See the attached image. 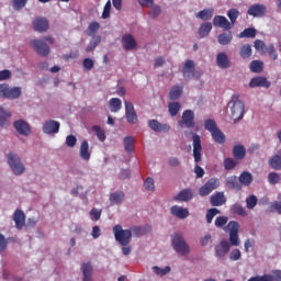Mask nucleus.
Instances as JSON below:
<instances>
[{
    "mask_svg": "<svg viewBox=\"0 0 281 281\" xmlns=\"http://www.w3.org/2000/svg\"><path fill=\"white\" fill-rule=\"evenodd\" d=\"M10 117H12V112L5 111L0 106V126L2 128H5V126L10 124V122L8 121L10 120Z\"/></svg>",
    "mask_w": 281,
    "mask_h": 281,
    "instance_id": "obj_30",
    "label": "nucleus"
},
{
    "mask_svg": "<svg viewBox=\"0 0 281 281\" xmlns=\"http://www.w3.org/2000/svg\"><path fill=\"white\" fill-rule=\"evenodd\" d=\"M238 38H256V29L248 27L238 34Z\"/></svg>",
    "mask_w": 281,
    "mask_h": 281,
    "instance_id": "obj_43",
    "label": "nucleus"
},
{
    "mask_svg": "<svg viewBox=\"0 0 281 281\" xmlns=\"http://www.w3.org/2000/svg\"><path fill=\"white\" fill-rule=\"evenodd\" d=\"M110 201L111 203H115L116 205H120V203L124 201V192H114L110 194Z\"/></svg>",
    "mask_w": 281,
    "mask_h": 281,
    "instance_id": "obj_47",
    "label": "nucleus"
},
{
    "mask_svg": "<svg viewBox=\"0 0 281 281\" xmlns=\"http://www.w3.org/2000/svg\"><path fill=\"white\" fill-rule=\"evenodd\" d=\"M233 38H234V35H232V32L222 33L217 36V43H220V45H229Z\"/></svg>",
    "mask_w": 281,
    "mask_h": 281,
    "instance_id": "obj_36",
    "label": "nucleus"
},
{
    "mask_svg": "<svg viewBox=\"0 0 281 281\" xmlns=\"http://www.w3.org/2000/svg\"><path fill=\"white\" fill-rule=\"evenodd\" d=\"M93 133H95L99 142H104L106 139V132L102 130L99 125L92 126Z\"/></svg>",
    "mask_w": 281,
    "mask_h": 281,
    "instance_id": "obj_45",
    "label": "nucleus"
},
{
    "mask_svg": "<svg viewBox=\"0 0 281 281\" xmlns=\"http://www.w3.org/2000/svg\"><path fill=\"white\" fill-rule=\"evenodd\" d=\"M13 126L15 128V131L20 134V135H30L31 133V128H30V124H27V122L23 121V120H18L13 123Z\"/></svg>",
    "mask_w": 281,
    "mask_h": 281,
    "instance_id": "obj_20",
    "label": "nucleus"
},
{
    "mask_svg": "<svg viewBox=\"0 0 281 281\" xmlns=\"http://www.w3.org/2000/svg\"><path fill=\"white\" fill-rule=\"evenodd\" d=\"M153 269L157 276H166L167 273H170V266H166L165 268L155 266Z\"/></svg>",
    "mask_w": 281,
    "mask_h": 281,
    "instance_id": "obj_61",
    "label": "nucleus"
},
{
    "mask_svg": "<svg viewBox=\"0 0 281 281\" xmlns=\"http://www.w3.org/2000/svg\"><path fill=\"white\" fill-rule=\"evenodd\" d=\"M225 203H227V199H225V193L217 192L211 195V205H213V207H221V205H225Z\"/></svg>",
    "mask_w": 281,
    "mask_h": 281,
    "instance_id": "obj_24",
    "label": "nucleus"
},
{
    "mask_svg": "<svg viewBox=\"0 0 281 281\" xmlns=\"http://www.w3.org/2000/svg\"><path fill=\"white\" fill-rule=\"evenodd\" d=\"M13 221L16 229H23V227H25V213L22 210H15L13 213Z\"/></svg>",
    "mask_w": 281,
    "mask_h": 281,
    "instance_id": "obj_22",
    "label": "nucleus"
},
{
    "mask_svg": "<svg viewBox=\"0 0 281 281\" xmlns=\"http://www.w3.org/2000/svg\"><path fill=\"white\" fill-rule=\"evenodd\" d=\"M172 247L177 254H181V256H188L190 254V246L186 243L183 235L176 233L171 239Z\"/></svg>",
    "mask_w": 281,
    "mask_h": 281,
    "instance_id": "obj_4",
    "label": "nucleus"
},
{
    "mask_svg": "<svg viewBox=\"0 0 281 281\" xmlns=\"http://www.w3.org/2000/svg\"><path fill=\"white\" fill-rule=\"evenodd\" d=\"M249 87L250 89H256V87L269 89V87H271V81L267 80V77H255L249 81Z\"/></svg>",
    "mask_w": 281,
    "mask_h": 281,
    "instance_id": "obj_18",
    "label": "nucleus"
},
{
    "mask_svg": "<svg viewBox=\"0 0 281 281\" xmlns=\"http://www.w3.org/2000/svg\"><path fill=\"white\" fill-rule=\"evenodd\" d=\"M247 14L257 19H262L267 14V5L255 3L248 8Z\"/></svg>",
    "mask_w": 281,
    "mask_h": 281,
    "instance_id": "obj_11",
    "label": "nucleus"
},
{
    "mask_svg": "<svg viewBox=\"0 0 281 281\" xmlns=\"http://www.w3.org/2000/svg\"><path fill=\"white\" fill-rule=\"evenodd\" d=\"M80 157L83 161L91 159V153H89V142L83 140L80 145Z\"/></svg>",
    "mask_w": 281,
    "mask_h": 281,
    "instance_id": "obj_29",
    "label": "nucleus"
},
{
    "mask_svg": "<svg viewBox=\"0 0 281 281\" xmlns=\"http://www.w3.org/2000/svg\"><path fill=\"white\" fill-rule=\"evenodd\" d=\"M133 142H135V138H133L132 136H126L123 139L124 149L126 150V153H133Z\"/></svg>",
    "mask_w": 281,
    "mask_h": 281,
    "instance_id": "obj_49",
    "label": "nucleus"
},
{
    "mask_svg": "<svg viewBox=\"0 0 281 281\" xmlns=\"http://www.w3.org/2000/svg\"><path fill=\"white\" fill-rule=\"evenodd\" d=\"M266 52L272 60L278 58V53L276 52V46L273 44H269L268 47H266Z\"/></svg>",
    "mask_w": 281,
    "mask_h": 281,
    "instance_id": "obj_55",
    "label": "nucleus"
},
{
    "mask_svg": "<svg viewBox=\"0 0 281 281\" xmlns=\"http://www.w3.org/2000/svg\"><path fill=\"white\" fill-rule=\"evenodd\" d=\"M216 214H221V210L213 207V209H209L206 212V223H212V221H214V216H216Z\"/></svg>",
    "mask_w": 281,
    "mask_h": 281,
    "instance_id": "obj_51",
    "label": "nucleus"
},
{
    "mask_svg": "<svg viewBox=\"0 0 281 281\" xmlns=\"http://www.w3.org/2000/svg\"><path fill=\"white\" fill-rule=\"evenodd\" d=\"M213 25L214 27H222V30H232V27H234L231 21L224 15H215L213 19Z\"/></svg>",
    "mask_w": 281,
    "mask_h": 281,
    "instance_id": "obj_17",
    "label": "nucleus"
},
{
    "mask_svg": "<svg viewBox=\"0 0 281 281\" xmlns=\"http://www.w3.org/2000/svg\"><path fill=\"white\" fill-rule=\"evenodd\" d=\"M198 32L200 38H205L206 36H210V33L212 32V24L210 22L201 24Z\"/></svg>",
    "mask_w": 281,
    "mask_h": 281,
    "instance_id": "obj_34",
    "label": "nucleus"
},
{
    "mask_svg": "<svg viewBox=\"0 0 281 281\" xmlns=\"http://www.w3.org/2000/svg\"><path fill=\"white\" fill-rule=\"evenodd\" d=\"M90 216L92 221H100V216H102V211L98 209H92L90 211Z\"/></svg>",
    "mask_w": 281,
    "mask_h": 281,
    "instance_id": "obj_64",
    "label": "nucleus"
},
{
    "mask_svg": "<svg viewBox=\"0 0 281 281\" xmlns=\"http://www.w3.org/2000/svg\"><path fill=\"white\" fill-rule=\"evenodd\" d=\"M231 214H236L237 216H241L245 218L247 216V210L240 203H235L231 206Z\"/></svg>",
    "mask_w": 281,
    "mask_h": 281,
    "instance_id": "obj_31",
    "label": "nucleus"
},
{
    "mask_svg": "<svg viewBox=\"0 0 281 281\" xmlns=\"http://www.w3.org/2000/svg\"><path fill=\"white\" fill-rule=\"evenodd\" d=\"M194 199V190L188 188L182 191H180L176 196V201H192Z\"/></svg>",
    "mask_w": 281,
    "mask_h": 281,
    "instance_id": "obj_25",
    "label": "nucleus"
},
{
    "mask_svg": "<svg viewBox=\"0 0 281 281\" xmlns=\"http://www.w3.org/2000/svg\"><path fill=\"white\" fill-rule=\"evenodd\" d=\"M231 245L227 240L220 241L218 245L215 246V256L216 258H225L227 254H229Z\"/></svg>",
    "mask_w": 281,
    "mask_h": 281,
    "instance_id": "obj_16",
    "label": "nucleus"
},
{
    "mask_svg": "<svg viewBox=\"0 0 281 281\" xmlns=\"http://www.w3.org/2000/svg\"><path fill=\"white\" fill-rule=\"evenodd\" d=\"M171 214L173 216H177V218H188V216H190V211H188V209H183L179 205H173L171 207Z\"/></svg>",
    "mask_w": 281,
    "mask_h": 281,
    "instance_id": "obj_26",
    "label": "nucleus"
},
{
    "mask_svg": "<svg viewBox=\"0 0 281 281\" xmlns=\"http://www.w3.org/2000/svg\"><path fill=\"white\" fill-rule=\"evenodd\" d=\"M193 139V157L195 164H199L201 161V151L203 150V147L201 146V136L198 134H194L192 136Z\"/></svg>",
    "mask_w": 281,
    "mask_h": 281,
    "instance_id": "obj_15",
    "label": "nucleus"
},
{
    "mask_svg": "<svg viewBox=\"0 0 281 281\" xmlns=\"http://www.w3.org/2000/svg\"><path fill=\"white\" fill-rule=\"evenodd\" d=\"M77 143H78V138H76V136L68 135L66 137V145L68 146V148H74V146H76Z\"/></svg>",
    "mask_w": 281,
    "mask_h": 281,
    "instance_id": "obj_63",
    "label": "nucleus"
},
{
    "mask_svg": "<svg viewBox=\"0 0 281 281\" xmlns=\"http://www.w3.org/2000/svg\"><path fill=\"white\" fill-rule=\"evenodd\" d=\"M239 182L243 186L249 187L254 182V176L249 171H243L239 176Z\"/></svg>",
    "mask_w": 281,
    "mask_h": 281,
    "instance_id": "obj_33",
    "label": "nucleus"
},
{
    "mask_svg": "<svg viewBox=\"0 0 281 281\" xmlns=\"http://www.w3.org/2000/svg\"><path fill=\"white\" fill-rule=\"evenodd\" d=\"M32 25L35 32L43 33L49 30V21L46 18H36L33 20Z\"/></svg>",
    "mask_w": 281,
    "mask_h": 281,
    "instance_id": "obj_14",
    "label": "nucleus"
},
{
    "mask_svg": "<svg viewBox=\"0 0 281 281\" xmlns=\"http://www.w3.org/2000/svg\"><path fill=\"white\" fill-rule=\"evenodd\" d=\"M102 43V37L100 35L95 36L93 41H91L88 46L86 47V52L89 54V52H93V49L97 48L98 45Z\"/></svg>",
    "mask_w": 281,
    "mask_h": 281,
    "instance_id": "obj_48",
    "label": "nucleus"
},
{
    "mask_svg": "<svg viewBox=\"0 0 281 281\" xmlns=\"http://www.w3.org/2000/svg\"><path fill=\"white\" fill-rule=\"evenodd\" d=\"M211 137L214 139V142H216V144H225L226 142L225 134L218 127L213 133H211Z\"/></svg>",
    "mask_w": 281,
    "mask_h": 281,
    "instance_id": "obj_35",
    "label": "nucleus"
},
{
    "mask_svg": "<svg viewBox=\"0 0 281 281\" xmlns=\"http://www.w3.org/2000/svg\"><path fill=\"white\" fill-rule=\"evenodd\" d=\"M168 109H169V114L171 115V117H177V115L179 114V111H181V103L170 102L168 104Z\"/></svg>",
    "mask_w": 281,
    "mask_h": 281,
    "instance_id": "obj_40",
    "label": "nucleus"
},
{
    "mask_svg": "<svg viewBox=\"0 0 281 281\" xmlns=\"http://www.w3.org/2000/svg\"><path fill=\"white\" fill-rule=\"evenodd\" d=\"M240 12H238V9H231L227 12V16L231 21V25H234V23H236V19H238Z\"/></svg>",
    "mask_w": 281,
    "mask_h": 281,
    "instance_id": "obj_54",
    "label": "nucleus"
},
{
    "mask_svg": "<svg viewBox=\"0 0 281 281\" xmlns=\"http://www.w3.org/2000/svg\"><path fill=\"white\" fill-rule=\"evenodd\" d=\"M148 126L151 131H154L155 133H161V131L164 133H168V131H170V125L168 124H161L159 123V121L157 120H150L148 122Z\"/></svg>",
    "mask_w": 281,
    "mask_h": 281,
    "instance_id": "obj_21",
    "label": "nucleus"
},
{
    "mask_svg": "<svg viewBox=\"0 0 281 281\" xmlns=\"http://www.w3.org/2000/svg\"><path fill=\"white\" fill-rule=\"evenodd\" d=\"M216 64L220 66L221 69H229V57H227V54L220 53L216 56Z\"/></svg>",
    "mask_w": 281,
    "mask_h": 281,
    "instance_id": "obj_27",
    "label": "nucleus"
},
{
    "mask_svg": "<svg viewBox=\"0 0 281 281\" xmlns=\"http://www.w3.org/2000/svg\"><path fill=\"white\" fill-rule=\"evenodd\" d=\"M30 46L36 52V54H38V56H49V52H52L49 45H47V43L43 41V38L32 40L30 42Z\"/></svg>",
    "mask_w": 281,
    "mask_h": 281,
    "instance_id": "obj_9",
    "label": "nucleus"
},
{
    "mask_svg": "<svg viewBox=\"0 0 281 281\" xmlns=\"http://www.w3.org/2000/svg\"><path fill=\"white\" fill-rule=\"evenodd\" d=\"M113 234L115 241L122 245V254L128 256L131 254V239L133 238V232L131 229H123L122 225L117 224L113 227Z\"/></svg>",
    "mask_w": 281,
    "mask_h": 281,
    "instance_id": "obj_1",
    "label": "nucleus"
},
{
    "mask_svg": "<svg viewBox=\"0 0 281 281\" xmlns=\"http://www.w3.org/2000/svg\"><path fill=\"white\" fill-rule=\"evenodd\" d=\"M195 16L196 19H201V21H210L212 16H214V9H203L202 11H199Z\"/></svg>",
    "mask_w": 281,
    "mask_h": 281,
    "instance_id": "obj_28",
    "label": "nucleus"
},
{
    "mask_svg": "<svg viewBox=\"0 0 281 281\" xmlns=\"http://www.w3.org/2000/svg\"><path fill=\"white\" fill-rule=\"evenodd\" d=\"M240 229V225L236 221H231L225 227V232H228L229 235V244L233 247H238L240 245V239L238 238V231Z\"/></svg>",
    "mask_w": 281,
    "mask_h": 281,
    "instance_id": "obj_6",
    "label": "nucleus"
},
{
    "mask_svg": "<svg viewBox=\"0 0 281 281\" xmlns=\"http://www.w3.org/2000/svg\"><path fill=\"white\" fill-rule=\"evenodd\" d=\"M42 130L46 135H54L60 131V122L48 120L43 124Z\"/></svg>",
    "mask_w": 281,
    "mask_h": 281,
    "instance_id": "obj_13",
    "label": "nucleus"
},
{
    "mask_svg": "<svg viewBox=\"0 0 281 281\" xmlns=\"http://www.w3.org/2000/svg\"><path fill=\"white\" fill-rule=\"evenodd\" d=\"M8 164L16 176L23 175L25 172V166L21 161V158L16 154H9L8 155Z\"/></svg>",
    "mask_w": 281,
    "mask_h": 281,
    "instance_id": "obj_7",
    "label": "nucleus"
},
{
    "mask_svg": "<svg viewBox=\"0 0 281 281\" xmlns=\"http://www.w3.org/2000/svg\"><path fill=\"white\" fill-rule=\"evenodd\" d=\"M231 109V117L233 122H240L245 115V103L240 100L239 94H234L228 103Z\"/></svg>",
    "mask_w": 281,
    "mask_h": 281,
    "instance_id": "obj_2",
    "label": "nucleus"
},
{
    "mask_svg": "<svg viewBox=\"0 0 281 281\" xmlns=\"http://www.w3.org/2000/svg\"><path fill=\"white\" fill-rule=\"evenodd\" d=\"M182 76L184 80H189V78H195L199 80L201 76H203V71L196 70V64L192 59H188L182 67Z\"/></svg>",
    "mask_w": 281,
    "mask_h": 281,
    "instance_id": "obj_3",
    "label": "nucleus"
},
{
    "mask_svg": "<svg viewBox=\"0 0 281 281\" xmlns=\"http://www.w3.org/2000/svg\"><path fill=\"white\" fill-rule=\"evenodd\" d=\"M179 126H181V128H183V126H186V128H194V111L186 110L182 113V121L179 122Z\"/></svg>",
    "mask_w": 281,
    "mask_h": 281,
    "instance_id": "obj_10",
    "label": "nucleus"
},
{
    "mask_svg": "<svg viewBox=\"0 0 281 281\" xmlns=\"http://www.w3.org/2000/svg\"><path fill=\"white\" fill-rule=\"evenodd\" d=\"M221 186V180L218 178H210L200 189L199 194L200 196H209L212 194L214 190H216Z\"/></svg>",
    "mask_w": 281,
    "mask_h": 281,
    "instance_id": "obj_8",
    "label": "nucleus"
},
{
    "mask_svg": "<svg viewBox=\"0 0 281 281\" xmlns=\"http://www.w3.org/2000/svg\"><path fill=\"white\" fill-rule=\"evenodd\" d=\"M83 281H93V266L91 262H85L81 266Z\"/></svg>",
    "mask_w": 281,
    "mask_h": 281,
    "instance_id": "obj_23",
    "label": "nucleus"
},
{
    "mask_svg": "<svg viewBox=\"0 0 281 281\" xmlns=\"http://www.w3.org/2000/svg\"><path fill=\"white\" fill-rule=\"evenodd\" d=\"M238 166V162L234 160V158H226L224 159V168L225 170H234Z\"/></svg>",
    "mask_w": 281,
    "mask_h": 281,
    "instance_id": "obj_53",
    "label": "nucleus"
},
{
    "mask_svg": "<svg viewBox=\"0 0 281 281\" xmlns=\"http://www.w3.org/2000/svg\"><path fill=\"white\" fill-rule=\"evenodd\" d=\"M122 45L125 52H131L132 49H135V47H137V41H135V37H133V35L125 34L122 36Z\"/></svg>",
    "mask_w": 281,
    "mask_h": 281,
    "instance_id": "obj_19",
    "label": "nucleus"
},
{
    "mask_svg": "<svg viewBox=\"0 0 281 281\" xmlns=\"http://www.w3.org/2000/svg\"><path fill=\"white\" fill-rule=\"evenodd\" d=\"M204 128L206 131H210L211 133H213L218 128V126L216 125L215 120L209 119V120L204 121Z\"/></svg>",
    "mask_w": 281,
    "mask_h": 281,
    "instance_id": "obj_50",
    "label": "nucleus"
},
{
    "mask_svg": "<svg viewBox=\"0 0 281 281\" xmlns=\"http://www.w3.org/2000/svg\"><path fill=\"white\" fill-rule=\"evenodd\" d=\"M83 68L86 69V71H91V69H93V67H95V61H93V59L91 58H85L82 61Z\"/></svg>",
    "mask_w": 281,
    "mask_h": 281,
    "instance_id": "obj_60",
    "label": "nucleus"
},
{
    "mask_svg": "<svg viewBox=\"0 0 281 281\" xmlns=\"http://www.w3.org/2000/svg\"><path fill=\"white\" fill-rule=\"evenodd\" d=\"M11 3L15 10H23L27 5V0H12Z\"/></svg>",
    "mask_w": 281,
    "mask_h": 281,
    "instance_id": "obj_59",
    "label": "nucleus"
},
{
    "mask_svg": "<svg viewBox=\"0 0 281 281\" xmlns=\"http://www.w3.org/2000/svg\"><path fill=\"white\" fill-rule=\"evenodd\" d=\"M247 281H273L271 274H262L249 278Z\"/></svg>",
    "mask_w": 281,
    "mask_h": 281,
    "instance_id": "obj_57",
    "label": "nucleus"
},
{
    "mask_svg": "<svg viewBox=\"0 0 281 281\" xmlns=\"http://www.w3.org/2000/svg\"><path fill=\"white\" fill-rule=\"evenodd\" d=\"M239 56L245 60L247 58H249L251 56V45L249 44H244L241 47H240V50H239Z\"/></svg>",
    "mask_w": 281,
    "mask_h": 281,
    "instance_id": "obj_44",
    "label": "nucleus"
},
{
    "mask_svg": "<svg viewBox=\"0 0 281 281\" xmlns=\"http://www.w3.org/2000/svg\"><path fill=\"white\" fill-rule=\"evenodd\" d=\"M262 69H265V63H262L261 60H252L250 63V70L254 74H260Z\"/></svg>",
    "mask_w": 281,
    "mask_h": 281,
    "instance_id": "obj_42",
    "label": "nucleus"
},
{
    "mask_svg": "<svg viewBox=\"0 0 281 281\" xmlns=\"http://www.w3.org/2000/svg\"><path fill=\"white\" fill-rule=\"evenodd\" d=\"M125 115L128 124H137V113L135 112V106L131 101L125 100Z\"/></svg>",
    "mask_w": 281,
    "mask_h": 281,
    "instance_id": "obj_12",
    "label": "nucleus"
},
{
    "mask_svg": "<svg viewBox=\"0 0 281 281\" xmlns=\"http://www.w3.org/2000/svg\"><path fill=\"white\" fill-rule=\"evenodd\" d=\"M226 187L229 190H241L240 182H238V178L236 176H231L226 180Z\"/></svg>",
    "mask_w": 281,
    "mask_h": 281,
    "instance_id": "obj_32",
    "label": "nucleus"
},
{
    "mask_svg": "<svg viewBox=\"0 0 281 281\" xmlns=\"http://www.w3.org/2000/svg\"><path fill=\"white\" fill-rule=\"evenodd\" d=\"M21 87L11 88L8 83L0 85V98L3 100H16L21 98Z\"/></svg>",
    "mask_w": 281,
    "mask_h": 281,
    "instance_id": "obj_5",
    "label": "nucleus"
},
{
    "mask_svg": "<svg viewBox=\"0 0 281 281\" xmlns=\"http://www.w3.org/2000/svg\"><path fill=\"white\" fill-rule=\"evenodd\" d=\"M233 155L235 159H245V155H247V151L245 150V147L243 145H235L233 148Z\"/></svg>",
    "mask_w": 281,
    "mask_h": 281,
    "instance_id": "obj_37",
    "label": "nucleus"
},
{
    "mask_svg": "<svg viewBox=\"0 0 281 281\" xmlns=\"http://www.w3.org/2000/svg\"><path fill=\"white\" fill-rule=\"evenodd\" d=\"M227 221H229L228 216H217L215 218V227H225V225H227Z\"/></svg>",
    "mask_w": 281,
    "mask_h": 281,
    "instance_id": "obj_56",
    "label": "nucleus"
},
{
    "mask_svg": "<svg viewBox=\"0 0 281 281\" xmlns=\"http://www.w3.org/2000/svg\"><path fill=\"white\" fill-rule=\"evenodd\" d=\"M181 93H183V88L179 86H175L169 91V99L179 100V98H181Z\"/></svg>",
    "mask_w": 281,
    "mask_h": 281,
    "instance_id": "obj_38",
    "label": "nucleus"
},
{
    "mask_svg": "<svg viewBox=\"0 0 281 281\" xmlns=\"http://www.w3.org/2000/svg\"><path fill=\"white\" fill-rule=\"evenodd\" d=\"M258 205V196L251 194L246 198V207L247 210H254Z\"/></svg>",
    "mask_w": 281,
    "mask_h": 281,
    "instance_id": "obj_46",
    "label": "nucleus"
},
{
    "mask_svg": "<svg viewBox=\"0 0 281 281\" xmlns=\"http://www.w3.org/2000/svg\"><path fill=\"white\" fill-rule=\"evenodd\" d=\"M102 19H109L111 16V0H108L102 12Z\"/></svg>",
    "mask_w": 281,
    "mask_h": 281,
    "instance_id": "obj_62",
    "label": "nucleus"
},
{
    "mask_svg": "<svg viewBox=\"0 0 281 281\" xmlns=\"http://www.w3.org/2000/svg\"><path fill=\"white\" fill-rule=\"evenodd\" d=\"M268 183H270V186H276V184L280 183V173L270 172L268 175Z\"/></svg>",
    "mask_w": 281,
    "mask_h": 281,
    "instance_id": "obj_52",
    "label": "nucleus"
},
{
    "mask_svg": "<svg viewBox=\"0 0 281 281\" xmlns=\"http://www.w3.org/2000/svg\"><path fill=\"white\" fill-rule=\"evenodd\" d=\"M109 105H110L112 113H117V111H120V109H122V100H120L117 98H112L109 101Z\"/></svg>",
    "mask_w": 281,
    "mask_h": 281,
    "instance_id": "obj_41",
    "label": "nucleus"
},
{
    "mask_svg": "<svg viewBox=\"0 0 281 281\" xmlns=\"http://www.w3.org/2000/svg\"><path fill=\"white\" fill-rule=\"evenodd\" d=\"M144 188L145 190H147L148 192H153V190H155V180L150 177H148L145 182H144Z\"/></svg>",
    "mask_w": 281,
    "mask_h": 281,
    "instance_id": "obj_58",
    "label": "nucleus"
},
{
    "mask_svg": "<svg viewBox=\"0 0 281 281\" xmlns=\"http://www.w3.org/2000/svg\"><path fill=\"white\" fill-rule=\"evenodd\" d=\"M268 164L272 168V170H281V157H280V155L272 156L269 159Z\"/></svg>",
    "mask_w": 281,
    "mask_h": 281,
    "instance_id": "obj_39",
    "label": "nucleus"
}]
</instances>
